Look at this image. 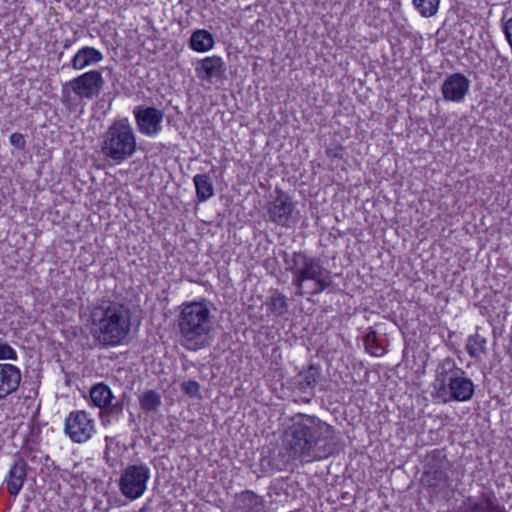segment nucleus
<instances>
[{"mask_svg": "<svg viewBox=\"0 0 512 512\" xmlns=\"http://www.w3.org/2000/svg\"><path fill=\"white\" fill-rule=\"evenodd\" d=\"M236 507L239 512H262L264 500L251 490H245L237 495Z\"/></svg>", "mask_w": 512, "mask_h": 512, "instance_id": "6ab92c4d", "label": "nucleus"}, {"mask_svg": "<svg viewBox=\"0 0 512 512\" xmlns=\"http://www.w3.org/2000/svg\"><path fill=\"white\" fill-rule=\"evenodd\" d=\"M104 85V79L97 70L86 72L64 84L62 97L69 98L71 90L80 98L93 99L98 97Z\"/></svg>", "mask_w": 512, "mask_h": 512, "instance_id": "1a4fd4ad", "label": "nucleus"}, {"mask_svg": "<svg viewBox=\"0 0 512 512\" xmlns=\"http://www.w3.org/2000/svg\"><path fill=\"white\" fill-rule=\"evenodd\" d=\"M433 389V396L443 403L466 402L472 399L475 385L452 357H446L435 369Z\"/></svg>", "mask_w": 512, "mask_h": 512, "instance_id": "20e7f679", "label": "nucleus"}, {"mask_svg": "<svg viewBox=\"0 0 512 512\" xmlns=\"http://www.w3.org/2000/svg\"><path fill=\"white\" fill-rule=\"evenodd\" d=\"M28 465L22 457H18L9 471L7 490L10 495L16 496L26 479Z\"/></svg>", "mask_w": 512, "mask_h": 512, "instance_id": "a211bd4d", "label": "nucleus"}, {"mask_svg": "<svg viewBox=\"0 0 512 512\" xmlns=\"http://www.w3.org/2000/svg\"><path fill=\"white\" fill-rule=\"evenodd\" d=\"M508 354H509L510 358L512 359V333H511V337L509 340Z\"/></svg>", "mask_w": 512, "mask_h": 512, "instance_id": "58836bf2", "label": "nucleus"}, {"mask_svg": "<svg viewBox=\"0 0 512 512\" xmlns=\"http://www.w3.org/2000/svg\"><path fill=\"white\" fill-rule=\"evenodd\" d=\"M65 432L73 442H86L94 432L93 420L83 410L72 411L65 420Z\"/></svg>", "mask_w": 512, "mask_h": 512, "instance_id": "9d476101", "label": "nucleus"}, {"mask_svg": "<svg viewBox=\"0 0 512 512\" xmlns=\"http://www.w3.org/2000/svg\"><path fill=\"white\" fill-rule=\"evenodd\" d=\"M470 85V80L462 73L448 75L441 85L443 99L455 103L464 101Z\"/></svg>", "mask_w": 512, "mask_h": 512, "instance_id": "ddd939ff", "label": "nucleus"}, {"mask_svg": "<svg viewBox=\"0 0 512 512\" xmlns=\"http://www.w3.org/2000/svg\"><path fill=\"white\" fill-rule=\"evenodd\" d=\"M440 0H413V5L423 17L434 16L439 9Z\"/></svg>", "mask_w": 512, "mask_h": 512, "instance_id": "cd10ccee", "label": "nucleus"}, {"mask_svg": "<svg viewBox=\"0 0 512 512\" xmlns=\"http://www.w3.org/2000/svg\"><path fill=\"white\" fill-rule=\"evenodd\" d=\"M114 395L111 389L104 383H97L90 389L91 403L100 408V417L103 424L117 420L123 412V400L113 403Z\"/></svg>", "mask_w": 512, "mask_h": 512, "instance_id": "6e6552de", "label": "nucleus"}, {"mask_svg": "<svg viewBox=\"0 0 512 512\" xmlns=\"http://www.w3.org/2000/svg\"><path fill=\"white\" fill-rule=\"evenodd\" d=\"M267 305L270 312L277 317L285 315L289 308L286 296L277 289L272 291Z\"/></svg>", "mask_w": 512, "mask_h": 512, "instance_id": "b1692460", "label": "nucleus"}, {"mask_svg": "<svg viewBox=\"0 0 512 512\" xmlns=\"http://www.w3.org/2000/svg\"><path fill=\"white\" fill-rule=\"evenodd\" d=\"M466 350L470 357L476 358L486 353V339L479 334L471 335L467 339Z\"/></svg>", "mask_w": 512, "mask_h": 512, "instance_id": "a878e982", "label": "nucleus"}, {"mask_svg": "<svg viewBox=\"0 0 512 512\" xmlns=\"http://www.w3.org/2000/svg\"><path fill=\"white\" fill-rule=\"evenodd\" d=\"M482 499L480 502H473L468 499L454 512H508L505 507L493 501L489 496H483Z\"/></svg>", "mask_w": 512, "mask_h": 512, "instance_id": "aec40b11", "label": "nucleus"}, {"mask_svg": "<svg viewBox=\"0 0 512 512\" xmlns=\"http://www.w3.org/2000/svg\"><path fill=\"white\" fill-rule=\"evenodd\" d=\"M310 281L314 282V289L311 292V295L313 296L322 293L333 284L330 272L326 269L325 271L316 273V276L314 278H310Z\"/></svg>", "mask_w": 512, "mask_h": 512, "instance_id": "c85d7f7f", "label": "nucleus"}, {"mask_svg": "<svg viewBox=\"0 0 512 512\" xmlns=\"http://www.w3.org/2000/svg\"><path fill=\"white\" fill-rule=\"evenodd\" d=\"M277 488V484H272L270 487H269V495L271 494V491L275 490Z\"/></svg>", "mask_w": 512, "mask_h": 512, "instance_id": "ea45409f", "label": "nucleus"}, {"mask_svg": "<svg viewBox=\"0 0 512 512\" xmlns=\"http://www.w3.org/2000/svg\"><path fill=\"white\" fill-rule=\"evenodd\" d=\"M181 389L189 397H192V398H199V397H201V395H200V385L195 380L184 381L181 384Z\"/></svg>", "mask_w": 512, "mask_h": 512, "instance_id": "7c9ffc66", "label": "nucleus"}, {"mask_svg": "<svg viewBox=\"0 0 512 512\" xmlns=\"http://www.w3.org/2000/svg\"><path fill=\"white\" fill-rule=\"evenodd\" d=\"M176 326L178 341L186 350L199 351L211 345L214 316L204 300L183 303Z\"/></svg>", "mask_w": 512, "mask_h": 512, "instance_id": "f03ea898", "label": "nucleus"}, {"mask_svg": "<svg viewBox=\"0 0 512 512\" xmlns=\"http://www.w3.org/2000/svg\"><path fill=\"white\" fill-rule=\"evenodd\" d=\"M504 33L512 49V18L508 19L505 23Z\"/></svg>", "mask_w": 512, "mask_h": 512, "instance_id": "c9c22d12", "label": "nucleus"}, {"mask_svg": "<svg viewBox=\"0 0 512 512\" xmlns=\"http://www.w3.org/2000/svg\"><path fill=\"white\" fill-rule=\"evenodd\" d=\"M226 71V65L222 58L218 56L206 57L199 60L195 66L196 76L207 82H213L214 79H221Z\"/></svg>", "mask_w": 512, "mask_h": 512, "instance_id": "2eb2a0df", "label": "nucleus"}, {"mask_svg": "<svg viewBox=\"0 0 512 512\" xmlns=\"http://www.w3.org/2000/svg\"><path fill=\"white\" fill-rule=\"evenodd\" d=\"M134 116L139 131L147 136H155L161 131L163 112L155 107H135Z\"/></svg>", "mask_w": 512, "mask_h": 512, "instance_id": "f8f14e48", "label": "nucleus"}, {"mask_svg": "<svg viewBox=\"0 0 512 512\" xmlns=\"http://www.w3.org/2000/svg\"><path fill=\"white\" fill-rule=\"evenodd\" d=\"M0 360H17V352L8 343L0 339Z\"/></svg>", "mask_w": 512, "mask_h": 512, "instance_id": "2f4dec72", "label": "nucleus"}, {"mask_svg": "<svg viewBox=\"0 0 512 512\" xmlns=\"http://www.w3.org/2000/svg\"><path fill=\"white\" fill-rule=\"evenodd\" d=\"M103 154L120 163L128 156V119L116 120L105 134L101 147Z\"/></svg>", "mask_w": 512, "mask_h": 512, "instance_id": "0eeeda50", "label": "nucleus"}, {"mask_svg": "<svg viewBox=\"0 0 512 512\" xmlns=\"http://www.w3.org/2000/svg\"><path fill=\"white\" fill-rule=\"evenodd\" d=\"M276 197L269 203L267 214L269 220L279 226L289 225L295 209L292 198L283 190L276 188Z\"/></svg>", "mask_w": 512, "mask_h": 512, "instance_id": "9b49d317", "label": "nucleus"}, {"mask_svg": "<svg viewBox=\"0 0 512 512\" xmlns=\"http://www.w3.org/2000/svg\"><path fill=\"white\" fill-rule=\"evenodd\" d=\"M127 447L125 444H120L119 442L111 439L108 441L106 445L105 455L106 457L113 461L120 462L123 465V458Z\"/></svg>", "mask_w": 512, "mask_h": 512, "instance_id": "bb28decb", "label": "nucleus"}, {"mask_svg": "<svg viewBox=\"0 0 512 512\" xmlns=\"http://www.w3.org/2000/svg\"><path fill=\"white\" fill-rule=\"evenodd\" d=\"M196 188V197L199 202H205L214 195V187L211 179L206 174H197L193 178Z\"/></svg>", "mask_w": 512, "mask_h": 512, "instance_id": "5701e85b", "label": "nucleus"}, {"mask_svg": "<svg viewBox=\"0 0 512 512\" xmlns=\"http://www.w3.org/2000/svg\"><path fill=\"white\" fill-rule=\"evenodd\" d=\"M214 45L213 35L207 30H196L192 33L189 46L192 50L197 52H206Z\"/></svg>", "mask_w": 512, "mask_h": 512, "instance_id": "4be33fe9", "label": "nucleus"}, {"mask_svg": "<svg viewBox=\"0 0 512 512\" xmlns=\"http://www.w3.org/2000/svg\"><path fill=\"white\" fill-rule=\"evenodd\" d=\"M151 501L147 502L140 510L139 512H152V509L150 507Z\"/></svg>", "mask_w": 512, "mask_h": 512, "instance_id": "4c0bfd02", "label": "nucleus"}, {"mask_svg": "<svg viewBox=\"0 0 512 512\" xmlns=\"http://www.w3.org/2000/svg\"><path fill=\"white\" fill-rule=\"evenodd\" d=\"M281 256L285 264L286 271L292 274V285L296 287V294L303 295V284L314 278L316 273L325 271L320 259L310 256L305 251H293L288 253L282 251Z\"/></svg>", "mask_w": 512, "mask_h": 512, "instance_id": "39448f33", "label": "nucleus"}, {"mask_svg": "<svg viewBox=\"0 0 512 512\" xmlns=\"http://www.w3.org/2000/svg\"><path fill=\"white\" fill-rule=\"evenodd\" d=\"M101 59L102 54L99 50L85 46L72 58L71 65L74 69L80 70L89 65L98 63Z\"/></svg>", "mask_w": 512, "mask_h": 512, "instance_id": "412c9836", "label": "nucleus"}, {"mask_svg": "<svg viewBox=\"0 0 512 512\" xmlns=\"http://www.w3.org/2000/svg\"><path fill=\"white\" fill-rule=\"evenodd\" d=\"M282 444L291 459L301 462L326 459L341 450L336 429L318 416L305 413L288 418Z\"/></svg>", "mask_w": 512, "mask_h": 512, "instance_id": "f257e3e1", "label": "nucleus"}, {"mask_svg": "<svg viewBox=\"0 0 512 512\" xmlns=\"http://www.w3.org/2000/svg\"><path fill=\"white\" fill-rule=\"evenodd\" d=\"M135 146H136L135 138H134L132 131L130 130V150H129L130 156L134 153Z\"/></svg>", "mask_w": 512, "mask_h": 512, "instance_id": "e433bc0d", "label": "nucleus"}, {"mask_svg": "<svg viewBox=\"0 0 512 512\" xmlns=\"http://www.w3.org/2000/svg\"><path fill=\"white\" fill-rule=\"evenodd\" d=\"M21 378V371L17 366L0 363V401L18 390Z\"/></svg>", "mask_w": 512, "mask_h": 512, "instance_id": "4468645a", "label": "nucleus"}, {"mask_svg": "<svg viewBox=\"0 0 512 512\" xmlns=\"http://www.w3.org/2000/svg\"><path fill=\"white\" fill-rule=\"evenodd\" d=\"M141 408L146 412H155L161 406V396L154 390H148L139 397Z\"/></svg>", "mask_w": 512, "mask_h": 512, "instance_id": "393cba45", "label": "nucleus"}, {"mask_svg": "<svg viewBox=\"0 0 512 512\" xmlns=\"http://www.w3.org/2000/svg\"><path fill=\"white\" fill-rule=\"evenodd\" d=\"M9 141L10 144L18 150H24L26 148V140L24 138V135L21 133L15 132L11 134Z\"/></svg>", "mask_w": 512, "mask_h": 512, "instance_id": "473e14b6", "label": "nucleus"}, {"mask_svg": "<svg viewBox=\"0 0 512 512\" xmlns=\"http://www.w3.org/2000/svg\"><path fill=\"white\" fill-rule=\"evenodd\" d=\"M119 485L122 494L128 498V467H125L121 470Z\"/></svg>", "mask_w": 512, "mask_h": 512, "instance_id": "f704fd0d", "label": "nucleus"}, {"mask_svg": "<svg viewBox=\"0 0 512 512\" xmlns=\"http://www.w3.org/2000/svg\"><path fill=\"white\" fill-rule=\"evenodd\" d=\"M321 375L320 367L315 364H310L307 369L300 371L293 378V385L301 394H307L305 402H309L311 397L314 396V388Z\"/></svg>", "mask_w": 512, "mask_h": 512, "instance_id": "dca6fc26", "label": "nucleus"}, {"mask_svg": "<svg viewBox=\"0 0 512 512\" xmlns=\"http://www.w3.org/2000/svg\"><path fill=\"white\" fill-rule=\"evenodd\" d=\"M128 308L123 304L102 301L90 313V333L102 346H114L128 333Z\"/></svg>", "mask_w": 512, "mask_h": 512, "instance_id": "7ed1b4c3", "label": "nucleus"}, {"mask_svg": "<svg viewBox=\"0 0 512 512\" xmlns=\"http://www.w3.org/2000/svg\"><path fill=\"white\" fill-rule=\"evenodd\" d=\"M129 477V497L130 500H133L145 492L147 481L150 478V470L144 464L130 465Z\"/></svg>", "mask_w": 512, "mask_h": 512, "instance_id": "f3484780", "label": "nucleus"}, {"mask_svg": "<svg viewBox=\"0 0 512 512\" xmlns=\"http://www.w3.org/2000/svg\"><path fill=\"white\" fill-rule=\"evenodd\" d=\"M452 463L448 460L444 449H434L426 455V462L422 474V483L433 493L448 490L452 480L448 475Z\"/></svg>", "mask_w": 512, "mask_h": 512, "instance_id": "423d86ee", "label": "nucleus"}, {"mask_svg": "<svg viewBox=\"0 0 512 512\" xmlns=\"http://www.w3.org/2000/svg\"><path fill=\"white\" fill-rule=\"evenodd\" d=\"M344 147L342 145H336L326 149V155L332 159H342L344 156Z\"/></svg>", "mask_w": 512, "mask_h": 512, "instance_id": "72a5a7b5", "label": "nucleus"}, {"mask_svg": "<svg viewBox=\"0 0 512 512\" xmlns=\"http://www.w3.org/2000/svg\"><path fill=\"white\" fill-rule=\"evenodd\" d=\"M364 345L366 350L373 356H381L384 353L383 347L378 343L377 332L370 329L364 336Z\"/></svg>", "mask_w": 512, "mask_h": 512, "instance_id": "c756f323", "label": "nucleus"}]
</instances>
